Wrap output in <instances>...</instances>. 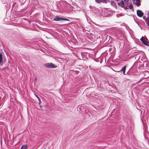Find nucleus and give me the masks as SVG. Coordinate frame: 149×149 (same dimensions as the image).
<instances>
[{"label":"nucleus","instance_id":"nucleus-18","mask_svg":"<svg viewBox=\"0 0 149 149\" xmlns=\"http://www.w3.org/2000/svg\"><path fill=\"white\" fill-rule=\"evenodd\" d=\"M145 73H146V74H148V72H145Z\"/></svg>","mask_w":149,"mask_h":149},{"label":"nucleus","instance_id":"nucleus-8","mask_svg":"<svg viewBox=\"0 0 149 149\" xmlns=\"http://www.w3.org/2000/svg\"><path fill=\"white\" fill-rule=\"evenodd\" d=\"M118 4L119 6L125 9V6L124 1L123 0L121 1L120 2L118 3Z\"/></svg>","mask_w":149,"mask_h":149},{"label":"nucleus","instance_id":"nucleus-19","mask_svg":"<svg viewBox=\"0 0 149 149\" xmlns=\"http://www.w3.org/2000/svg\"><path fill=\"white\" fill-rule=\"evenodd\" d=\"M143 19H144V17H143Z\"/></svg>","mask_w":149,"mask_h":149},{"label":"nucleus","instance_id":"nucleus-17","mask_svg":"<svg viewBox=\"0 0 149 149\" xmlns=\"http://www.w3.org/2000/svg\"><path fill=\"white\" fill-rule=\"evenodd\" d=\"M116 1L118 2L119 1V0H115Z\"/></svg>","mask_w":149,"mask_h":149},{"label":"nucleus","instance_id":"nucleus-20","mask_svg":"<svg viewBox=\"0 0 149 149\" xmlns=\"http://www.w3.org/2000/svg\"><path fill=\"white\" fill-rule=\"evenodd\" d=\"M148 63H147V64H146V65H148Z\"/></svg>","mask_w":149,"mask_h":149},{"label":"nucleus","instance_id":"nucleus-15","mask_svg":"<svg viewBox=\"0 0 149 149\" xmlns=\"http://www.w3.org/2000/svg\"><path fill=\"white\" fill-rule=\"evenodd\" d=\"M36 97H37V98H38V99L40 101V98L37 95H36Z\"/></svg>","mask_w":149,"mask_h":149},{"label":"nucleus","instance_id":"nucleus-16","mask_svg":"<svg viewBox=\"0 0 149 149\" xmlns=\"http://www.w3.org/2000/svg\"><path fill=\"white\" fill-rule=\"evenodd\" d=\"M79 109H80V110H81V111H83L82 110V109H83V108L82 107H80L79 108Z\"/></svg>","mask_w":149,"mask_h":149},{"label":"nucleus","instance_id":"nucleus-9","mask_svg":"<svg viewBox=\"0 0 149 149\" xmlns=\"http://www.w3.org/2000/svg\"><path fill=\"white\" fill-rule=\"evenodd\" d=\"M126 66H125L123 67L122 69H121V70L120 71H121L123 72V74L124 75H126V74H125V70L126 69Z\"/></svg>","mask_w":149,"mask_h":149},{"label":"nucleus","instance_id":"nucleus-1","mask_svg":"<svg viewBox=\"0 0 149 149\" xmlns=\"http://www.w3.org/2000/svg\"><path fill=\"white\" fill-rule=\"evenodd\" d=\"M57 7L61 11L68 12L71 10L70 5L65 1H61Z\"/></svg>","mask_w":149,"mask_h":149},{"label":"nucleus","instance_id":"nucleus-3","mask_svg":"<svg viewBox=\"0 0 149 149\" xmlns=\"http://www.w3.org/2000/svg\"><path fill=\"white\" fill-rule=\"evenodd\" d=\"M54 20L56 21H70V20L66 18L59 17V16H56V17L54 18Z\"/></svg>","mask_w":149,"mask_h":149},{"label":"nucleus","instance_id":"nucleus-13","mask_svg":"<svg viewBox=\"0 0 149 149\" xmlns=\"http://www.w3.org/2000/svg\"><path fill=\"white\" fill-rule=\"evenodd\" d=\"M129 8L130 10L133 9V6L132 4H130L128 7V8Z\"/></svg>","mask_w":149,"mask_h":149},{"label":"nucleus","instance_id":"nucleus-2","mask_svg":"<svg viewBox=\"0 0 149 149\" xmlns=\"http://www.w3.org/2000/svg\"><path fill=\"white\" fill-rule=\"evenodd\" d=\"M140 40L144 45L149 46V42L147 38L142 36Z\"/></svg>","mask_w":149,"mask_h":149},{"label":"nucleus","instance_id":"nucleus-11","mask_svg":"<svg viewBox=\"0 0 149 149\" xmlns=\"http://www.w3.org/2000/svg\"><path fill=\"white\" fill-rule=\"evenodd\" d=\"M28 146L27 145L25 144L23 145L21 147V149H27Z\"/></svg>","mask_w":149,"mask_h":149},{"label":"nucleus","instance_id":"nucleus-4","mask_svg":"<svg viewBox=\"0 0 149 149\" xmlns=\"http://www.w3.org/2000/svg\"><path fill=\"white\" fill-rule=\"evenodd\" d=\"M44 65L45 67L48 68H55L56 67V66H55L52 63H46L44 64Z\"/></svg>","mask_w":149,"mask_h":149},{"label":"nucleus","instance_id":"nucleus-6","mask_svg":"<svg viewBox=\"0 0 149 149\" xmlns=\"http://www.w3.org/2000/svg\"><path fill=\"white\" fill-rule=\"evenodd\" d=\"M137 15L140 17H142L143 15V13L141 10H137Z\"/></svg>","mask_w":149,"mask_h":149},{"label":"nucleus","instance_id":"nucleus-12","mask_svg":"<svg viewBox=\"0 0 149 149\" xmlns=\"http://www.w3.org/2000/svg\"><path fill=\"white\" fill-rule=\"evenodd\" d=\"M145 21L147 25L149 26V17H148L147 19H146Z\"/></svg>","mask_w":149,"mask_h":149},{"label":"nucleus","instance_id":"nucleus-14","mask_svg":"<svg viewBox=\"0 0 149 149\" xmlns=\"http://www.w3.org/2000/svg\"><path fill=\"white\" fill-rule=\"evenodd\" d=\"M111 5L114 7H116V3L113 1H112L111 3Z\"/></svg>","mask_w":149,"mask_h":149},{"label":"nucleus","instance_id":"nucleus-5","mask_svg":"<svg viewBox=\"0 0 149 149\" xmlns=\"http://www.w3.org/2000/svg\"><path fill=\"white\" fill-rule=\"evenodd\" d=\"M124 2L125 6V9H128V5L131 3V2L130 1H129V0H124Z\"/></svg>","mask_w":149,"mask_h":149},{"label":"nucleus","instance_id":"nucleus-7","mask_svg":"<svg viewBox=\"0 0 149 149\" xmlns=\"http://www.w3.org/2000/svg\"><path fill=\"white\" fill-rule=\"evenodd\" d=\"M133 3L134 4H135L137 6H139L141 5V2L140 0H133Z\"/></svg>","mask_w":149,"mask_h":149},{"label":"nucleus","instance_id":"nucleus-10","mask_svg":"<svg viewBox=\"0 0 149 149\" xmlns=\"http://www.w3.org/2000/svg\"><path fill=\"white\" fill-rule=\"evenodd\" d=\"M2 55L1 53H0V65H2L3 63L2 62Z\"/></svg>","mask_w":149,"mask_h":149}]
</instances>
